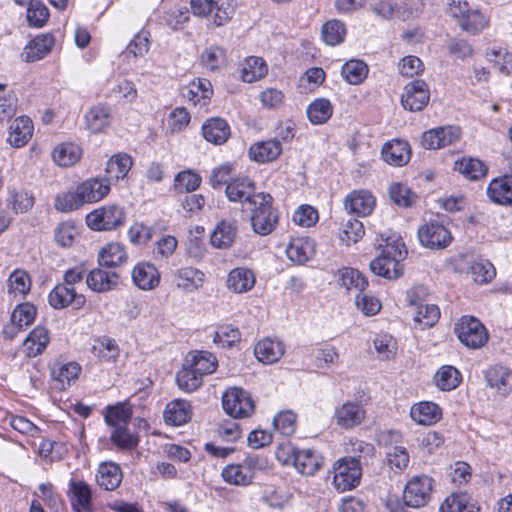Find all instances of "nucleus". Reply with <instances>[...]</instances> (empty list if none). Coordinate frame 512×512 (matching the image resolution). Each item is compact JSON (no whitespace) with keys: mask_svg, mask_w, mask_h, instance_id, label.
<instances>
[{"mask_svg":"<svg viewBox=\"0 0 512 512\" xmlns=\"http://www.w3.org/2000/svg\"><path fill=\"white\" fill-rule=\"evenodd\" d=\"M379 247L382 251L370 262L371 271L386 279H397L403 274L401 261L406 257L407 250L400 236L392 235L384 238L381 235Z\"/></svg>","mask_w":512,"mask_h":512,"instance_id":"nucleus-1","label":"nucleus"},{"mask_svg":"<svg viewBox=\"0 0 512 512\" xmlns=\"http://www.w3.org/2000/svg\"><path fill=\"white\" fill-rule=\"evenodd\" d=\"M273 198L270 194L258 193L253 199L251 209V226L253 231L259 235H268L278 223V212L272 206Z\"/></svg>","mask_w":512,"mask_h":512,"instance_id":"nucleus-2","label":"nucleus"},{"mask_svg":"<svg viewBox=\"0 0 512 512\" xmlns=\"http://www.w3.org/2000/svg\"><path fill=\"white\" fill-rule=\"evenodd\" d=\"M192 13L196 16L210 17L216 26L230 21L235 14V0H191Z\"/></svg>","mask_w":512,"mask_h":512,"instance_id":"nucleus-3","label":"nucleus"},{"mask_svg":"<svg viewBox=\"0 0 512 512\" xmlns=\"http://www.w3.org/2000/svg\"><path fill=\"white\" fill-rule=\"evenodd\" d=\"M420 244L430 250H442L447 248L453 236L448 227L439 218L430 219L421 224L417 230Z\"/></svg>","mask_w":512,"mask_h":512,"instance_id":"nucleus-4","label":"nucleus"},{"mask_svg":"<svg viewBox=\"0 0 512 512\" xmlns=\"http://www.w3.org/2000/svg\"><path fill=\"white\" fill-rule=\"evenodd\" d=\"M361 476V456L343 458L334 466L333 485L339 492H345L355 488Z\"/></svg>","mask_w":512,"mask_h":512,"instance_id":"nucleus-5","label":"nucleus"},{"mask_svg":"<svg viewBox=\"0 0 512 512\" xmlns=\"http://www.w3.org/2000/svg\"><path fill=\"white\" fill-rule=\"evenodd\" d=\"M459 341L468 348L482 347L488 340V333L484 325L475 317L464 315L454 326Z\"/></svg>","mask_w":512,"mask_h":512,"instance_id":"nucleus-6","label":"nucleus"},{"mask_svg":"<svg viewBox=\"0 0 512 512\" xmlns=\"http://www.w3.org/2000/svg\"><path fill=\"white\" fill-rule=\"evenodd\" d=\"M125 212L116 204L102 206L86 216L89 228L95 231H110L124 225Z\"/></svg>","mask_w":512,"mask_h":512,"instance_id":"nucleus-7","label":"nucleus"},{"mask_svg":"<svg viewBox=\"0 0 512 512\" xmlns=\"http://www.w3.org/2000/svg\"><path fill=\"white\" fill-rule=\"evenodd\" d=\"M224 411L233 418H248L254 413V401L248 391L232 387L222 396Z\"/></svg>","mask_w":512,"mask_h":512,"instance_id":"nucleus-8","label":"nucleus"},{"mask_svg":"<svg viewBox=\"0 0 512 512\" xmlns=\"http://www.w3.org/2000/svg\"><path fill=\"white\" fill-rule=\"evenodd\" d=\"M433 489L432 478L422 475L412 477L403 490V501L411 508H421L428 504Z\"/></svg>","mask_w":512,"mask_h":512,"instance_id":"nucleus-9","label":"nucleus"},{"mask_svg":"<svg viewBox=\"0 0 512 512\" xmlns=\"http://www.w3.org/2000/svg\"><path fill=\"white\" fill-rule=\"evenodd\" d=\"M424 286L412 288L407 295L408 302L411 306L417 308L414 321L419 324L421 329L432 327L440 317V310L434 304H423L420 297L425 295Z\"/></svg>","mask_w":512,"mask_h":512,"instance_id":"nucleus-10","label":"nucleus"},{"mask_svg":"<svg viewBox=\"0 0 512 512\" xmlns=\"http://www.w3.org/2000/svg\"><path fill=\"white\" fill-rule=\"evenodd\" d=\"M366 411L362 404L356 401H346L334 410L333 421L343 430H351L362 424Z\"/></svg>","mask_w":512,"mask_h":512,"instance_id":"nucleus-11","label":"nucleus"},{"mask_svg":"<svg viewBox=\"0 0 512 512\" xmlns=\"http://www.w3.org/2000/svg\"><path fill=\"white\" fill-rule=\"evenodd\" d=\"M430 100L428 85L423 80L409 82L401 96L402 106L409 111H421Z\"/></svg>","mask_w":512,"mask_h":512,"instance_id":"nucleus-12","label":"nucleus"},{"mask_svg":"<svg viewBox=\"0 0 512 512\" xmlns=\"http://www.w3.org/2000/svg\"><path fill=\"white\" fill-rule=\"evenodd\" d=\"M48 302L54 309L72 307L79 310L84 307L86 298L77 293L75 288H69L62 283L57 284L48 294Z\"/></svg>","mask_w":512,"mask_h":512,"instance_id":"nucleus-13","label":"nucleus"},{"mask_svg":"<svg viewBox=\"0 0 512 512\" xmlns=\"http://www.w3.org/2000/svg\"><path fill=\"white\" fill-rule=\"evenodd\" d=\"M459 138L460 128L448 125L424 132L421 143L425 149H440L455 143Z\"/></svg>","mask_w":512,"mask_h":512,"instance_id":"nucleus-14","label":"nucleus"},{"mask_svg":"<svg viewBox=\"0 0 512 512\" xmlns=\"http://www.w3.org/2000/svg\"><path fill=\"white\" fill-rule=\"evenodd\" d=\"M285 451L299 473L310 476L319 470L321 461L315 451L294 446H287Z\"/></svg>","mask_w":512,"mask_h":512,"instance_id":"nucleus-15","label":"nucleus"},{"mask_svg":"<svg viewBox=\"0 0 512 512\" xmlns=\"http://www.w3.org/2000/svg\"><path fill=\"white\" fill-rule=\"evenodd\" d=\"M450 10L454 17L459 18V26L468 33L477 34L488 26V18L478 10L467 9V3L463 7L452 6Z\"/></svg>","mask_w":512,"mask_h":512,"instance_id":"nucleus-16","label":"nucleus"},{"mask_svg":"<svg viewBox=\"0 0 512 512\" xmlns=\"http://www.w3.org/2000/svg\"><path fill=\"white\" fill-rule=\"evenodd\" d=\"M78 198L84 204L101 201L110 192V184L103 178H90L76 187Z\"/></svg>","mask_w":512,"mask_h":512,"instance_id":"nucleus-17","label":"nucleus"},{"mask_svg":"<svg viewBox=\"0 0 512 512\" xmlns=\"http://www.w3.org/2000/svg\"><path fill=\"white\" fill-rule=\"evenodd\" d=\"M486 193L491 202L501 206H512V175L507 174L491 180Z\"/></svg>","mask_w":512,"mask_h":512,"instance_id":"nucleus-18","label":"nucleus"},{"mask_svg":"<svg viewBox=\"0 0 512 512\" xmlns=\"http://www.w3.org/2000/svg\"><path fill=\"white\" fill-rule=\"evenodd\" d=\"M133 283L141 290L150 291L158 287L160 273L150 262H140L132 270Z\"/></svg>","mask_w":512,"mask_h":512,"instance_id":"nucleus-19","label":"nucleus"},{"mask_svg":"<svg viewBox=\"0 0 512 512\" xmlns=\"http://www.w3.org/2000/svg\"><path fill=\"white\" fill-rule=\"evenodd\" d=\"M119 278V274L115 271L95 268L86 275V284L94 292L105 293L118 286Z\"/></svg>","mask_w":512,"mask_h":512,"instance_id":"nucleus-20","label":"nucleus"},{"mask_svg":"<svg viewBox=\"0 0 512 512\" xmlns=\"http://www.w3.org/2000/svg\"><path fill=\"white\" fill-rule=\"evenodd\" d=\"M174 279L178 289L186 293H192L203 287L205 274L196 267L186 266L175 272Z\"/></svg>","mask_w":512,"mask_h":512,"instance_id":"nucleus-21","label":"nucleus"},{"mask_svg":"<svg viewBox=\"0 0 512 512\" xmlns=\"http://www.w3.org/2000/svg\"><path fill=\"white\" fill-rule=\"evenodd\" d=\"M344 206L348 213L367 216L374 209L375 199L367 190H354L346 196Z\"/></svg>","mask_w":512,"mask_h":512,"instance_id":"nucleus-22","label":"nucleus"},{"mask_svg":"<svg viewBox=\"0 0 512 512\" xmlns=\"http://www.w3.org/2000/svg\"><path fill=\"white\" fill-rule=\"evenodd\" d=\"M226 195L232 202L248 203L253 205V199L258 193H255V185L247 177L237 178L229 182L226 186Z\"/></svg>","mask_w":512,"mask_h":512,"instance_id":"nucleus-23","label":"nucleus"},{"mask_svg":"<svg viewBox=\"0 0 512 512\" xmlns=\"http://www.w3.org/2000/svg\"><path fill=\"white\" fill-rule=\"evenodd\" d=\"M254 272L245 267L232 269L226 279V287L229 291L242 294L250 291L255 286Z\"/></svg>","mask_w":512,"mask_h":512,"instance_id":"nucleus-24","label":"nucleus"},{"mask_svg":"<svg viewBox=\"0 0 512 512\" xmlns=\"http://www.w3.org/2000/svg\"><path fill=\"white\" fill-rule=\"evenodd\" d=\"M383 160L393 166L405 165L411 155L410 145L404 140H392L386 142L381 150Z\"/></svg>","mask_w":512,"mask_h":512,"instance_id":"nucleus-25","label":"nucleus"},{"mask_svg":"<svg viewBox=\"0 0 512 512\" xmlns=\"http://www.w3.org/2000/svg\"><path fill=\"white\" fill-rule=\"evenodd\" d=\"M237 231L235 219L221 220L211 234V244L218 249H228L233 245Z\"/></svg>","mask_w":512,"mask_h":512,"instance_id":"nucleus-26","label":"nucleus"},{"mask_svg":"<svg viewBox=\"0 0 512 512\" xmlns=\"http://www.w3.org/2000/svg\"><path fill=\"white\" fill-rule=\"evenodd\" d=\"M285 346L282 341L272 338L260 340L254 347L256 358L265 364H273L284 355Z\"/></svg>","mask_w":512,"mask_h":512,"instance_id":"nucleus-27","label":"nucleus"},{"mask_svg":"<svg viewBox=\"0 0 512 512\" xmlns=\"http://www.w3.org/2000/svg\"><path fill=\"white\" fill-rule=\"evenodd\" d=\"M55 44L52 34H41L31 40L24 48L21 57L26 62H35L44 58Z\"/></svg>","mask_w":512,"mask_h":512,"instance_id":"nucleus-28","label":"nucleus"},{"mask_svg":"<svg viewBox=\"0 0 512 512\" xmlns=\"http://www.w3.org/2000/svg\"><path fill=\"white\" fill-rule=\"evenodd\" d=\"M133 165V160L127 153H117L106 163L104 178L109 184L112 181L124 179Z\"/></svg>","mask_w":512,"mask_h":512,"instance_id":"nucleus-29","label":"nucleus"},{"mask_svg":"<svg viewBox=\"0 0 512 512\" xmlns=\"http://www.w3.org/2000/svg\"><path fill=\"white\" fill-rule=\"evenodd\" d=\"M203 137L215 145L225 143L230 136V126L222 118H211L202 125Z\"/></svg>","mask_w":512,"mask_h":512,"instance_id":"nucleus-30","label":"nucleus"},{"mask_svg":"<svg viewBox=\"0 0 512 512\" xmlns=\"http://www.w3.org/2000/svg\"><path fill=\"white\" fill-rule=\"evenodd\" d=\"M281 152V142L276 138L255 143L249 149L251 159L259 163L271 162L277 159Z\"/></svg>","mask_w":512,"mask_h":512,"instance_id":"nucleus-31","label":"nucleus"},{"mask_svg":"<svg viewBox=\"0 0 512 512\" xmlns=\"http://www.w3.org/2000/svg\"><path fill=\"white\" fill-rule=\"evenodd\" d=\"M122 470L114 462L101 463L96 476L98 485L106 491H113L119 487L122 482Z\"/></svg>","mask_w":512,"mask_h":512,"instance_id":"nucleus-32","label":"nucleus"},{"mask_svg":"<svg viewBox=\"0 0 512 512\" xmlns=\"http://www.w3.org/2000/svg\"><path fill=\"white\" fill-rule=\"evenodd\" d=\"M287 257L294 263L304 264L315 254V244L309 238H295L286 248Z\"/></svg>","mask_w":512,"mask_h":512,"instance_id":"nucleus-33","label":"nucleus"},{"mask_svg":"<svg viewBox=\"0 0 512 512\" xmlns=\"http://www.w3.org/2000/svg\"><path fill=\"white\" fill-rule=\"evenodd\" d=\"M33 122L28 116H21L10 126L8 141L14 147H22L28 143L33 135Z\"/></svg>","mask_w":512,"mask_h":512,"instance_id":"nucleus-34","label":"nucleus"},{"mask_svg":"<svg viewBox=\"0 0 512 512\" xmlns=\"http://www.w3.org/2000/svg\"><path fill=\"white\" fill-rule=\"evenodd\" d=\"M132 414V406L128 401L118 402L104 409V420L107 425L114 428L127 426Z\"/></svg>","mask_w":512,"mask_h":512,"instance_id":"nucleus-35","label":"nucleus"},{"mask_svg":"<svg viewBox=\"0 0 512 512\" xmlns=\"http://www.w3.org/2000/svg\"><path fill=\"white\" fill-rule=\"evenodd\" d=\"M267 72V63L261 57L250 56L241 63L240 77L246 83H253L262 79Z\"/></svg>","mask_w":512,"mask_h":512,"instance_id":"nucleus-36","label":"nucleus"},{"mask_svg":"<svg viewBox=\"0 0 512 512\" xmlns=\"http://www.w3.org/2000/svg\"><path fill=\"white\" fill-rule=\"evenodd\" d=\"M186 364L190 366L195 373L203 379V376L212 374L216 371L218 360L215 355L205 351H197L186 359Z\"/></svg>","mask_w":512,"mask_h":512,"instance_id":"nucleus-37","label":"nucleus"},{"mask_svg":"<svg viewBox=\"0 0 512 512\" xmlns=\"http://www.w3.org/2000/svg\"><path fill=\"white\" fill-rule=\"evenodd\" d=\"M71 492V504L73 509L81 507L85 512L92 511V489L85 481L71 480L69 483Z\"/></svg>","mask_w":512,"mask_h":512,"instance_id":"nucleus-38","label":"nucleus"},{"mask_svg":"<svg viewBox=\"0 0 512 512\" xmlns=\"http://www.w3.org/2000/svg\"><path fill=\"white\" fill-rule=\"evenodd\" d=\"M191 418L190 404L181 399H176L166 405L164 419L166 424L180 426Z\"/></svg>","mask_w":512,"mask_h":512,"instance_id":"nucleus-39","label":"nucleus"},{"mask_svg":"<svg viewBox=\"0 0 512 512\" xmlns=\"http://www.w3.org/2000/svg\"><path fill=\"white\" fill-rule=\"evenodd\" d=\"M410 416L418 424L432 425L441 418V409L433 402H420L411 407Z\"/></svg>","mask_w":512,"mask_h":512,"instance_id":"nucleus-40","label":"nucleus"},{"mask_svg":"<svg viewBox=\"0 0 512 512\" xmlns=\"http://www.w3.org/2000/svg\"><path fill=\"white\" fill-rule=\"evenodd\" d=\"M127 260L125 247L120 243H109L104 246L98 255V262L101 267L115 268Z\"/></svg>","mask_w":512,"mask_h":512,"instance_id":"nucleus-41","label":"nucleus"},{"mask_svg":"<svg viewBox=\"0 0 512 512\" xmlns=\"http://www.w3.org/2000/svg\"><path fill=\"white\" fill-rule=\"evenodd\" d=\"M87 128L92 133L102 132L110 125L111 109L104 104L93 106L85 115Z\"/></svg>","mask_w":512,"mask_h":512,"instance_id":"nucleus-42","label":"nucleus"},{"mask_svg":"<svg viewBox=\"0 0 512 512\" xmlns=\"http://www.w3.org/2000/svg\"><path fill=\"white\" fill-rule=\"evenodd\" d=\"M365 233L364 225L361 221L349 215L343 219L339 226L338 236L340 241L346 246L359 241Z\"/></svg>","mask_w":512,"mask_h":512,"instance_id":"nucleus-43","label":"nucleus"},{"mask_svg":"<svg viewBox=\"0 0 512 512\" xmlns=\"http://www.w3.org/2000/svg\"><path fill=\"white\" fill-rule=\"evenodd\" d=\"M512 372L505 366L494 365L486 372V381L488 386L497 389L499 394L505 396L511 391V386L508 383Z\"/></svg>","mask_w":512,"mask_h":512,"instance_id":"nucleus-44","label":"nucleus"},{"mask_svg":"<svg viewBox=\"0 0 512 512\" xmlns=\"http://www.w3.org/2000/svg\"><path fill=\"white\" fill-rule=\"evenodd\" d=\"M213 90L211 82L207 79H197L192 81L186 92H184V97L189 101L193 102L194 105H206L212 96Z\"/></svg>","mask_w":512,"mask_h":512,"instance_id":"nucleus-45","label":"nucleus"},{"mask_svg":"<svg viewBox=\"0 0 512 512\" xmlns=\"http://www.w3.org/2000/svg\"><path fill=\"white\" fill-rule=\"evenodd\" d=\"M49 333L44 327L37 326L34 328L26 340L24 341V347L29 357H36L40 355L49 344Z\"/></svg>","mask_w":512,"mask_h":512,"instance_id":"nucleus-46","label":"nucleus"},{"mask_svg":"<svg viewBox=\"0 0 512 512\" xmlns=\"http://www.w3.org/2000/svg\"><path fill=\"white\" fill-rule=\"evenodd\" d=\"M81 371V366L76 362L55 365L51 369V376L58 384L59 389H66L71 382L76 380Z\"/></svg>","mask_w":512,"mask_h":512,"instance_id":"nucleus-47","label":"nucleus"},{"mask_svg":"<svg viewBox=\"0 0 512 512\" xmlns=\"http://www.w3.org/2000/svg\"><path fill=\"white\" fill-rule=\"evenodd\" d=\"M434 381L440 390L451 391L459 386L462 381V375L454 366L444 365L436 372Z\"/></svg>","mask_w":512,"mask_h":512,"instance_id":"nucleus-48","label":"nucleus"},{"mask_svg":"<svg viewBox=\"0 0 512 512\" xmlns=\"http://www.w3.org/2000/svg\"><path fill=\"white\" fill-rule=\"evenodd\" d=\"M92 353L101 361L115 362L119 357L120 349L115 339L103 336L95 341Z\"/></svg>","mask_w":512,"mask_h":512,"instance_id":"nucleus-49","label":"nucleus"},{"mask_svg":"<svg viewBox=\"0 0 512 512\" xmlns=\"http://www.w3.org/2000/svg\"><path fill=\"white\" fill-rule=\"evenodd\" d=\"M225 482L236 486H248L253 481V475L243 463L229 464L221 473Z\"/></svg>","mask_w":512,"mask_h":512,"instance_id":"nucleus-50","label":"nucleus"},{"mask_svg":"<svg viewBox=\"0 0 512 512\" xmlns=\"http://www.w3.org/2000/svg\"><path fill=\"white\" fill-rule=\"evenodd\" d=\"M333 114V106L328 99L318 98L307 107V116L312 124L326 123Z\"/></svg>","mask_w":512,"mask_h":512,"instance_id":"nucleus-51","label":"nucleus"},{"mask_svg":"<svg viewBox=\"0 0 512 512\" xmlns=\"http://www.w3.org/2000/svg\"><path fill=\"white\" fill-rule=\"evenodd\" d=\"M52 155L59 166L68 167L80 160L82 150L77 144L63 143L54 149Z\"/></svg>","mask_w":512,"mask_h":512,"instance_id":"nucleus-52","label":"nucleus"},{"mask_svg":"<svg viewBox=\"0 0 512 512\" xmlns=\"http://www.w3.org/2000/svg\"><path fill=\"white\" fill-rule=\"evenodd\" d=\"M454 169L470 180H477L487 173V167L482 161L470 157L456 161Z\"/></svg>","mask_w":512,"mask_h":512,"instance_id":"nucleus-53","label":"nucleus"},{"mask_svg":"<svg viewBox=\"0 0 512 512\" xmlns=\"http://www.w3.org/2000/svg\"><path fill=\"white\" fill-rule=\"evenodd\" d=\"M6 202L15 213H25L33 207L34 197L27 191L9 187Z\"/></svg>","mask_w":512,"mask_h":512,"instance_id":"nucleus-54","label":"nucleus"},{"mask_svg":"<svg viewBox=\"0 0 512 512\" xmlns=\"http://www.w3.org/2000/svg\"><path fill=\"white\" fill-rule=\"evenodd\" d=\"M339 283L347 290L363 292L368 286L367 279L360 271L354 268H343L339 271Z\"/></svg>","mask_w":512,"mask_h":512,"instance_id":"nucleus-55","label":"nucleus"},{"mask_svg":"<svg viewBox=\"0 0 512 512\" xmlns=\"http://www.w3.org/2000/svg\"><path fill=\"white\" fill-rule=\"evenodd\" d=\"M321 33L323 41L328 45L334 46L344 41L346 36V27L340 20L333 19L327 21L322 26Z\"/></svg>","mask_w":512,"mask_h":512,"instance_id":"nucleus-56","label":"nucleus"},{"mask_svg":"<svg viewBox=\"0 0 512 512\" xmlns=\"http://www.w3.org/2000/svg\"><path fill=\"white\" fill-rule=\"evenodd\" d=\"M367 65L361 60H350L341 69L344 79L353 85L360 84L367 76Z\"/></svg>","mask_w":512,"mask_h":512,"instance_id":"nucleus-57","label":"nucleus"},{"mask_svg":"<svg viewBox=\"0 0 512 512\" xmlns=\"http://www.w3.org/2000/svg\"><path fill=\"white\" fill-rule=\"evenodd\" d=\"M409 453L405 447L393 446L386 453V462L395 474H401L409 464Z\"/></svg>","mask_w":512,"mask_h":512,"instance_id":"nucleus-58","label":"nucleus"},{"mask_svg":"<svg viewBox=\"0 0 512 512\" xmlns=\"http://www.w3.org/2000/svg\"><path fill=\"white\" fill-rule=\"evenodd\" d=\"M373 11L383 19L397 17L406 20L411 14L402 5L394 4L390 0H380L376 2L373 6Z\"/></svg>","mask_w":512,"mask_h":512,"instance_id":"nucleus-59","label":"nucleus"},{"mask_svg":"<svg viewBox=\"0 0 512 512\" xmlns=\"http://www.w3.org/2000/svg\"><path fill=\"white\" fill-rule=\"evenodd\" d=\"M111 442L122 450H132L138 446V435L131 433L127 426L114 428L110 435Z\"/></svg>","mask_w":512,"mask_h":512,"instance_id":"nucleus-60","label":"nucleus"},{"mask_svg":"<svg viewBox=\"0 0 512 512\" xmlns=\"http://www.w3.org/2000/svg\"><path fill=\"white\" fill-rule=\"evenodd\" d=\"M203 379L193 369L185 364L176 374L178 387L185 392H193L202 385Z\"/></svg>","mask_w":512,"mask_h":512,"instance_id":"nucleus-61","label":"nucleus"},{"mask_svg":"<svg viewBox=\"0 0 512 512\" xmlns=\"http://www.w3.org/2000/svg\"><path fill=\"white\" fill-rule=\"evenodd\" d=\"M474 506L470 504L467 494L454 493L447 497L440 505V512H472Z\"/></svg>","mask_w":512,"mask_h":512,"instance_id":"nucleus-62","label":"nucleus"},{"mask_svg":"<svg viewBox=\"0 0 512 512\" xmlns=\"http://www.w3.org/2000/svg\"><path fill=\"white\" fill-rule=\"evenodd\" d=\"M486 58L504 75L512 73V53L503 48H492L486 51Z\"/></svg>","mask_w":512,"mask_h":512,"instance_id":"nucleus-63","label":"nucleus"},{"mask_svg":"<svg viewBox=\"0 0 512 512\" xmlns=\"http://www.w3.org/2000/svg\"><path fill=\"white\" fill-rule=\"evenodd\" d=\"M201 64L209 70H217L226 62V52L219 46H210L201 54Z\"/></svg>","mask_w":512,"mask_h":512,"instance_id":"nucleus-64","label":"nucleus"}]
</instances>
